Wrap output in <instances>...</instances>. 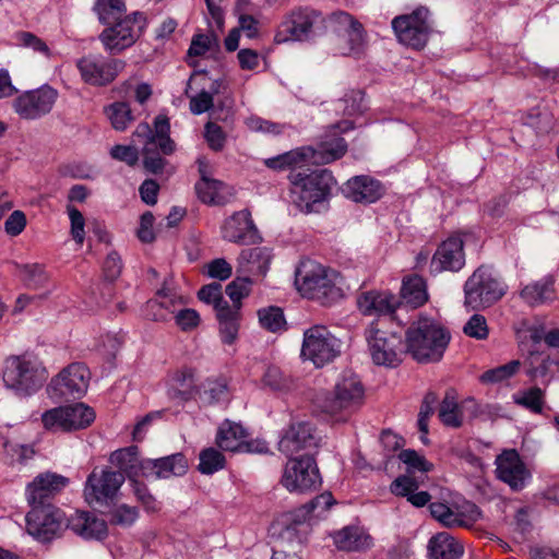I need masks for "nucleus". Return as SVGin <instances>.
I'll return each instance as SVG.
<instances>
[{"label":"nucleus","mask_w":559,"mask_h":559,"mask_svg":"<svg viewBox=\"0 0 559 559\" xmlns=\"http://www.w3.org/2000/svg\"><path fill=\"white\" fill-rule=\"evenodd\" d=\"M399 459L407 466L409 473L421 472L427 473L432 469V464L429 463L423 455L415 450H403L399 454Z\"/></svg>","instance_id":"obj_53"},{"label":"nucleus","mask_w":559,"mask_h":559,"mask_svg":"<svg viewBox=\"0 0 559 559\" xmlns=\"http://www.w3.org/2000/svg\"><path fill=\"white\" fill-rule=\"evenodd\" d=\"M439 418L449 427L457 428L462 425V413L453 392H447L440 405Z\"/></svg>","instance_id":"obj_46"},{"label":"nucleus","mask_w":559,"mask_h":559,"mask_svg":"<svg viewBox=\"0 0 559 559\" xmlns=\"http://www.w3.org/2000/svg\"><path fill=\"white\" fill-rule=\"evenodd\" d=\"M316 151L311 147H300L266 158L264 165L273 170L292 169V173L301 170L309 162H317Z\"/></svg>","instance_id":"obj_34"},{"label":"nucleus","mask_w":559,"mask_h":559,"mask_svg":"<svg viewBox=\"0 0 559 559\" xmlns=\"http://www.w3.org/2000/svg\"><path fill=\"white\" fill-rule=\"evenodd\" d=\"M19 276L25 287L29 289L43 288L46 286L49 280L45 267L38 263L20 265Z\"/></svg>","instance_id":"obj_43"},{"label":"nucleus","mask_w":559,"mask_h":559,"mask_svg":"<svg viewBox=\"0 0 559 559\" xmlns=\"http://www.w3.org/2000/svg\"><path fill=\"white\" fill-rule=\"evenodd\" d=\"M138 515L136 508L121 504L112 512L111 522L114 524L130 526L135 522Z\"/></svg>","instance_id":"obj_64"},{"label":"nucleus","mask_w":559,"mask_h":559,"mask_svg":"<svg viewBox=\"0 0 559 559\" xmlns=\"http://www.w3.org/2000/svg\"><path fill=\"white\" fill-rule=\"evenodd\" d=\"M95 419L93 408L83 404L61 406L45 412L41 416L44 427L48 430H76L90 426Z\"/></svg>","instance_id":"obj_16"},{"label":"nucleus","mask_w":559,"mask_h":559,"mask_svg":"<svg viewBox=\"0 0 559 559\" xmlns=\"http://www.w3.org/2000/svg\"><path fill=\"white\" fill-rule=\"evenodd\" d=\"M198 396L205 404L225 402L228 399L227 384L223 380H207L200 384Z\"/></svg>","instance_id":"obj_45"},{"label":"nucleus","mask_w":559,"mask_h":559,"mask_svg":"<svg viewBox=\"0 0 559 559\" xmlns=\"http://www.w3.org/2000/svg\"><path fill=\"white\" fill-rule=\"evenodd\" d=\"M365 402V388L353 371L342 372L331 392L318 397L321 411L336 421H346Z\"/></svg>","instance_id":"obj_3"},{"label":"nucleus","mask_w":559,"mask_h":559,"mask_svg":"<svg viewBox=\"0 0 559 559\" xmlns=\"http://www.w3.org/2000/svg\"><path fill=\"white\" fill-rule=\"evenodd\" d=\"M170 124L166 116L159 115L154 120L153 141L154 148L169 155L175 151V143L169 138Z\"/></svg>","instance_id":"obj_42"},{"label":"nucleus","mask_w":559,"mask_h":559,"mask_svg":"<svg viewBox=\"0 0 559 559\" xmlns=\"http://www.w3.org/2000/svg\"><path fill=\"white\" fill-rule=\"evenodd\" d=\"M109 25L102 32L99 39L109 53L116 55L131 47L140 38L145 19L141 13L134 12Z\"/></svg>","instance_id":"obj_11"},{"label":"nucleus","mask_w":559,"mask_h":559,"mask_svg":"<svg viewBox=\"0 0 559 559\" xmlns=\"http://www.w3.org/2000/svg\"><path fill=\"white\" fill-rule=\"evenodd\" d=\"M330 15L311 8H299L292 11L281 22L275 33L277 44L302 41L324 35L329 32Z\"/></svg>","instance_id":"obj_6"},{"label":"nucleus","mask_w":559,"mask_h":559,"mask_svg":"<svg viewBox=\"0 0 559 559\" xmlns=\"http://www.w3.org/2000/svg\"><path fill=\"white\" fill-rule=\"evenodd\" d=\"M14 44L17 47L32 49L34 52L50 56V49L47 44L33 33L20 31L13 35Z\"/></svg>","instance_id":"obj_51"},{"label":"nucleus","mask_w":559,"mask_h":559,"mask_svg":"<svg viewBox=\"0 0 559 559\" xmlns=\"http://www.w3.org/2000/svg\"><path fill=\"white\" fill-rule=\"evenodd\" d=\"M190 81L186 88V95L189 97V108L193 115H202L209 111L214 105V96L219 92V82L214 81L210 90L202 88L195 95H189Z\"/></svg>","instance_id":"obj_41"},{"label":"nucleus","mask_w":559,"mask_h":559,"mask_svg":"<svg viewBox=\"0 0 559 559\" xmlns=\"http://www.w3.org/2000/svg\"><path fill=\"white\" fill-rule=\"evenodd\" d=\"M392 28L401 44L421 49L432 32L430 11L424 5L417 7L411 13L394 17Z\"/></svg>","instance_id":"obj_9"},{"label":"nucleus","mask_w":559,"mask_h":559,"mask_svg":"<svg viewBox=\"0 0 559 559\" xmlns=\"http://www.w3.org/2000/svg\"><path fill=\"white\" fill-rule=\"evenodd\" d=\"M337 109H342L345 116L352 117L362 111V93L360 91H352L344 98L337 102Z\"/></svg>","instance_id":"obj_58"},{"label":"nucleus","mask_w":559,"mask_h":559,"mask_svg":"<svg viewBox=\"0 0 559 559\" xmlns=\"http://www.w3.org/2000/svg\"><path fill=\"white\" fill-rule=\"evenodd\" d=\"M221 234L224 240L237 245H254L262 240L248 210L228 216L221 227Z\"/></svg>","instance_id":"obj_21"},{"label":"nucleus","mask_w":559,"mask_h":559,"mask_svg":"<svg viewBox=\"0 0 559 559\" xmlns=\"http://www.w3.org/2000/svg\"><path fill=\"white\" fill-rule=\"evenodd\" d=\"M199 393V379L193 368L182 367L174 373L171 377V384L168 390L170 399L187 402L195 399Z\"/></svg>","instance_id":"obj_32"},{"label":"nucleus","mask_w":559,"mask_h":559,"mask_svg":"<svg viewBox=\"0 0 559 559\" xmlns=\"http://www.w3.org/2000/svg\"><path fill=\"white\" fill-rule=\"evenodd\" d=\"M200 180L195 183V191L200 200L207 204H218L222 202L221 191L224 183L212 177V167L209 160L201 156L197 159Z\"/></svg>","instance_id":"obj_31"},{"label":"nucleus","mask_w":559,"mask_h":559,"mask_svg":"<svg viewBox=\"0 0 559 559\" xmlns=\"http://www.w3.org/2000/svg\"><path fill=\"white\" fill-rule=\"evenodd\" d=\"M329 31L336 35L337 53L349 56L361 51L366 36L364 27L347 12L330 14Z\"/></svg>","instance_id":"obj_13"},{"label":"nucleus","mask_w":559,"mask_h":559,"mask_svg":"<svg viewBox=\"0 0 559 559\" xmlns=\"http://www.w3.org/2000/svg\"><path fill=\"white\" fill-rule=\"evenodd\" d=\"M281 481L292 492L316 488L320 484V475L313 456L292 457L284 468Z\"/></svg>","instance_id":"obj_19"},{"label":"nucleus","mask_w":559,"mask_h":559,"mask_svg":"<svg viewBox=\"0 0 559 559\" xmlns=\"http://www.w3.org/2000/svg\"><path fill=\"white\" fill-rule=\"evenodd\" d=\"M334 503L335 500L332 493L323 492L306 503L300 511L305 513V516L313 512H317L319 516L322 512L328 511Z\"/></svg>","instance_id":"obj_60"},{"label":"nucleus","mask_w":559,"mask_h":559,"mask_svg":"<svg viewBox=\"0 0 559 559\" xmlns=\"http://www.w3.org/2000/svg\"><path fill=\"white\" fill-rule=\"evenodd\" d=\"M247 5H249L248 0H239L236 5V13L238 14L240 29L246 32L249 38H253L258 34V21L246 12Z\"/></svg>","instance_id":"obj_56"},{"label":"nucleus","mask_w":559,"mask_h":559,"mask_svg":"<svg viewBox=\"0 0 559 559\" xmlns=\"http://www.w3.org/2000/svg\"><path fill=\"white\" fill-rule=\"evenodd\" d=\"M514 402L534 413H540L544 404V392L539 388H532L521 394L514 395Z\"/></svg>","instance_id":"obj_54"},{"label":"nucleus","mask_w":559,"mask_h":559,"mask_svg":"<svg viewBox=\"0 0 559 559\" xmlns=\"http://www.w3.org/2000/svg\"><path fill=\"white\" fill-rule=\"evenodd\" d=\"M321 438L312 425L306 421L293 423L282 435L278 450L288 457L300 452L301 456H313L320 445Z\"/></svg>","instance_id":"obj_18"},{"label":"nucleus","mask_w":559,"mask_h":559,"mask_svg":"<svg viewBox=\"0 0 559 559\" xmlns=\"http://www.w3.org/2000/svg\"><path fill=\"white\" fill-rule=\"evenodd\" d=\"M206 273L212 278L225 281L230 277L233 267L225 259H214L207 263Z\"/></svg>","instance_id":"obj_63"},{"label":"nucleus","mask_w":559,"mask_h":559,"mask_svg":"<svg viewBox=\"0 0 559 559\" xmlns=\"http://www.w3.org/2000/svg\"><path fill=\"white\" fill-rule=\"evenodd\" d=\"M174 319L176 321V324L182 330V331H189L194 328H197L200 323V316L199 313L193 309H181V307L178 309L176 314L174 316Z\"/></svg>","instance_id":"obj_61"},{"label":"nucleus","mask_w":559,"mask_h":559,"mask_svg":"<svg viewBox=\"0 0 559 559\" xmlns=\"http://www.w3.org/2000/svg\"><path fill=\"white\" fill-rule=\"evenodd\" d=\"M463 332L476 340H486L489 335V329L486 318L481 314H473L463 328Z\"/></svg>","instance_id":"obj_57"},{"label":"nucleus","mask_w":559,"mask_h":559,"mask_svg":"<svg viewBox=\"0 0 559 559\" xmlns=\"http://www.w3.org/2000/svg\"><path fill=\"white\" fill-rule=\"evenodd\" d=\"M67 477L56 473H43L37 475L26 487V500L31 508L39 506H52L50 499L67 487Z\"/></svg>","instance_id":"obj_22"},{"label":"nucleus","mask_w":559,"mask_h":559,"mask_svg":"<svg viewBox=\"0 0 559 559\" xmlns=\"http://www.w3.org/2000/svg\"><path fill=\"white\" fill-rule=\"evenodd\" d=\"M48 378L40 359L29 353L12 355L4 360L2 381L8 390L19 396L36 393Z\"/></svg>","instance_id":"obj_4"},{"label":"nucleus","mask_w":559,"mask_h":559,"mask_svg":"<svg viewBox=\"0 0 559 559\" xmlns=\"http://www.w3.org/2000/svg\"><path fill=\"white\" fill-rule=\"evenodd\" d=\"M124 475L108 468H94L84 486V498L90 506L108 507L117 498Z\"/></svg>","instance_id":"obj_12"},{"label":"nucleus","mask_w":559,"mask_h":559,"mask_svg":"<svg viewBox=\"0 0 559 559\" xmlns=\"http://www.w3.org/2000/svg\"><path fill=\"white\" fill-rule=\"evenodd\" d=\"M67 211L71 223V236L78 245L82 246L85 239V219L83 214L71 205H68Z\"/></svg>","instance_id":"obj_59"},{"label":"nucleus","mask_w":559,"mask_h":559,"mask_svg":"<svg viewBox=\"0 0 559 559\" xmlns=\"http://www.w3.org/2000/svg\"><path fill=\"white\" fill-rule=\"evenodd\" d=\"M465 264L463 241L460 237H450L436 251L431 269L436 272L459 271Z\"/></svg>","instance_id":"obj_26"},{"label":"nucleus","mask_w":559,"mask_h":559,"mask_svg":"<svg viewBox=\"0 0 559 559\" xmlns=\"http://www.w3.org/2000/svg\"><path fill=\"white\" fill-rule=\"evenodd\" d=\"M431 515L448 527L473 525L479 518L478 507L472 502L451 508L442 502H432L429 506Z\"/></svg>","instance_id":"obj_23"},{"label":"nucleus","mask_w":559,"mask_h":559,"mask_svg":"<svg viewBox=\"0 0 559 559\" xmlns=\"http://www.w3.org/2000/svg\"><path fill=\"white\" fill-rule=\"evenodd\" d=\"M188 469V462L183 454L175 453L160 459H144L142 476L155 478H169L182 476Z\"/></svg>","instance_id":"obj_27"},{"label":"nucleus","mask_w":559,"mask_h":559,"mask_svg":"<svg viewBox=\"0 0 559 559\" xmlns=\"http://www.w3.org/2000/svg\"><path fill=\"white\" fill-rule=\"evenodd\" d=\"M496 465L498 478L513 490L522 489L530 478V473L515 450L503 451L496 459Z\"/></svg>","instance_id":"obj_24"},{"label":"nucleus","mask_w":559,"mask_h":559,"mask_svg":"<svg viewBox=\"0 0 559 559\" xmlns=\"http://www.w3.org/2000/svg\"><path fill=\"white\" fill-rule=\"evenodd\" d=\"M525 304L531 307L548 305L556 299L555 278L546 275L537 281L526 284L520 292Z\"/></svg>","instance_id":"obj_33"},{"label":"nucleus","mask_w":559,"mask_h":559,"mask_svg":"<svg viewBox=\"0 0 559 559\" xmlns=\"http://www.w3.org/2000/svg\"><path fill=\"white\" fill-rule=\"evenodd\" d=\"M85 539H102L107 535V524L96 515L81 511L69 519V527Z\"/></svg>","instance_id":"obj_35"},{"label":"nucleus","mask_w":559,"mask_h":559,"mask_svg":"<svg viewBox=\"0 0 559 559\" xmlns=\"http://www.w3.org/2000/svg\"><path fill=\"white\" fill-rule=\"evenodd\" d=\"M110 463L120 468V473L126 474L130 479L142 476V463L144 459L138 455V447L131 445L117 450L110 454Z\"/></svg>","instance_id":"obj_39"},{"label":"nucleus","mask_w":559,"mask_h":559,"mask_svg":"<svg viewBox=\"0 0 559 559\" xmlns=\"http://www.w3.org/2000/svg\"><path fill=\"white\" fill-rule=\"evenodd\" d=\"M400 305L401 300L386 290L365 292L357 298L358 309L365 316H389L392 314Z\"/></svg>","instance_id":"obj_28"},{"label":"nucleus","mask_w":559,"mask_h":559,"mask_svg":"<svg viewBox=\"0 0 559 559\" xmlns=\"http://www.w3.org/2000/svg\"><path fill=\"white\" fill-rule=\"evenodd\" d=\"M520 368L519 360H512L506 365L499 366L497 368L487 370L480 376V381L483 383H498L504 380L510 379L514 376Z\"/></svg>","instance_id":"obj_52"},{"label":"nucleus","mask_w":559,"mask_h":559,"mask_svg":"<svg viewBox=\"0 0 559 559\" xmlns=\"http://www.w3.org/2000/svg\"><path fill=\"white\" fill-rule=\"evenodd\" d=\"M91 372L81 362H73L62 369L50 382V388L60 397H82L88 388Z\"/></svg>","instance_id":"obj_20"},{"label":"nucleus","mask_w":559,"mask_h":559,"mask_svg":"<svg viewBox=\"0 0 559 559\" xmlns=\"http://www.w3.org/2000/svg\"><path fill=\"white\" fill-rule=\"evenodd\" d=\"M347 151V144L343 138H336L331 142H323L319 147L320 157L316 163L329 164L341 158Z\"/></svg>","instance_id":"obj_50"},{"label":"nucleus","mask_w":559,"mask_h":559,"mask_svg":"<svg viewBox=\"0 0 559 559\" xmlns=\"http://www.w3.org/2000/svg\"><path fill=\"white\" fill-rule=\"evenodd\" d=\"M463 552L462 544L448 533H439L428 543L430 559H460Z\"/></svg>","instance_id":"obj_38"},{"label":"nucleus","mask_w":559,"mask_h":559,"mask_svg":"<svg viewBox=\"0 0 559 559\" xmlns=\"http://www.w3.org/2000/svg\"><path fill=\"white\" fill-rule=\"evenodd\" d=\"M204 136L206 139L209 146L212 150L221 151L224 147L225 133L218 124L214 122H207L205 124Z\"/></svg>","instance_id":"obj_62"},{"label":"nucleus","mask_w":559,"mask_h":559,"mask_svg":"<svg viewBox=\"0 0 559 559\" xmlns=\"http://www.w3.org/2000/svg\"><path fill=\"white\" fill-rule=\"evenodd\" d=\"M273 254L266 247L243 249L237 258L238 272L264 277L270 269Z\"/></svg>","instance_id":"obj_29"},{"label":"nucleus","mask_w":559,"mask_h":559,"mask_svg":"<svg viewBox=\"0 0 559 559\" xmlns=\"http://www.w3.org/2000/svg\"><path fill=\"white\" fill-rule=\"evenodd\" d=\"M343 280L338 272L321 263L304 259L295 271V285L306 298L331 305L343 298Z\"/></svg>","instance_id":"obj_1"},{"label":"nucleus","mask_w":559,"mask_h":559,"mask_svg":"<svg viewBox=\"0 0 559 559\" xmlns=\"http://www.w3.org/2000/svg\"><path fill=\"white\" fill-rule=\"evenodd\" d=\"M335 546L340 550L357 551L369 548L371 537L359 526H346L333 534Z\"/></svg>","instance_id":"obj_37"},{"label":"nucleus","mask_w":559,"mask_h":559,"mask_svg":"<svg viewBox=\"0 0 559 559\" xmlns=\"http://www.w3.org/2000/svg\"><path fill=\"white\" fill-rule=\"evenodd\" d=\"M507 292L501 277L487 265H480L464 284V305L471 310H480L500 300Z\"/></svg>","instance_id":"obj_7"},{"label":"nucleus","mask_w":559,"mask_h":559,"mask_svg":"<svg viewBox=\"0 0 559 559\" xmlns=\"http://www.w3.org/2000/svg\"><path fill=\"white\" fill-rule=\"evenodd\" d=\"M59 93L48 84L38 88L26 91L13 100V109L20 118L25 120H37L48 115L57 99Z\"/></svg>","instance_id":"obj_17"},{"label":"nucleus","mask_w":559,"mask_h":559,"mask_svg":"<svg viewBox=\"0 0 559 559\" xmlns=\"http://www.w3.org/2000/svg\"><path fill=\"white\" fill-rule=\"evenodd\" d=\"M247 430L238 423L224 420L216 433V444L224 451L241 452L246 439Z\"/></svg>","instance_id":"obj_36"},{"label":"nucleus","mask_w":559,"mask_h":559,"mask_svg":"<svg viewBox=\"0 0 559 559\" xmlns=\"http://www.w3.org/2000/svg\"><path fill=\"white\" fill-rule=\"evenodd\" d=\"M341 346V341L325 325L317 324L304 331L300 356L320 368L340 355Z\"/></svg>","instance_id":"obj_8"},{"label":"nucleus","mask_w":559,"mask_h":559,"mask_svg":"<svg viewBox=\"0 0 559 559\" xmlns=\"http://www.w3.org/2000/svg\"><path fill=\"white\" fill-rule=\"evenodd\" d=\"M344 192L355 202L373 203L384 193L381 182L369 176H356L345 183Z\"/></svg>","instance_id":"obj_30"},{"label":"nucleus","mask_w":559,"mask_h":559,"mask_svg":"<svg viewBox=\"0 0 559 559\" xmlns=\"http://www.w3.org/2000/svg\"><path fill=\"white\" fill-rule=\"evenodd\" d=\"M371 358L376 365L395 367L401 362L402 336L397 333H389L371 323L366 330Z\"/></svg>","instance_id":"obj_14"},{"label":"nucleus","mask_w":559,"mask_h":559,"mask_svg":"<svg viewBox=\"0 0 559 559\" xmlns=\"http://www.w3.org/2000/svg\"><path fill=\"white\" fill-rule=\"evenodd\" d=\"M450 338V333L438 321L419 317L406 332V347L419 362L439 361Z\"/></svg>","instance_id":"obj_2"},{"label":"nucleus","mask_w":559,"mask_h":559,"mask_svg":"<svg viewBox=\"0 0 559 559\" xmlns=\"http://www.w3.org/2000/svg\"><path fill=\"white\" fill-rule=\"evenodd\" d=\"M259 322L262 328L273 333L285 330L286 320L283 310L275 306L262 308L258 311Z\"/></svg>","instance_id":"obj_47"},{"label":"nucleus","mask_w":559,"mask_h":559,"mask_svg":"<svg viewBox=\"0 0 559 559\" xmlns=\"http://www.w3.org/2000/svg\"><path fill=\"white\" fill-rule=\"evenodd\" d=\"M401 304L403 302L413 308L423 306L428 299L424 278L414 275L405 280L401 288Z\"/></svg>","instance_id":"obj_40"},{"label":"nucleus","mask_w":559,"mask_h":559,"mask_svg":"<svg viewBox=\"0 0 559 559\" xmlns=\"http://www.w3.org/2000/svg\"><path fill=\"white\" fill-rule=\"evenodd\" d=\"M185 300L175 289L164 286L157 290L155 297L146 304V317L154 321H167L175 316L178 309L183 305Z\"/></svg>","instance_id":"obj_25"},{"label":"nucleus","mask_w":559,"mask_h":559,"mask_svg":"<svg viewBox=\"0 0 559 559\" xmlns=\"http://www.w3.org/2000/svg\"><path fill=\"white\" fill-rule=\"evenodd\" d=\"M251 285L252 281L249 277H237L227 285L226 294L233 304L241 307V300L250 294Z\"/></svg>","instance_id":"obj_55"},{"label":"nucleus","mask_w":559,"mask_h":559,"mask_svg":"<svg viewBox=\"0 0 559 559\" xmlns=\"http://www.w3.org/2000/svg\"><path fill=\"white\" fill-rule=\"evenodd\" d=\"M26 532L39 542L58 538L69 527V518L56 506L33 507L25 516Z\"/></svg>","instance_id":"obj_10"},{"label":"nucleus","mask_w":559,"mask_h":559,"mask_svg":"<svg viewBox=\"0 0 559 559\" xmlns=\"http://www.w3.org/2000/svg\"><path fill=\"white\" fill-rule=\"evenodd\" d=\"M126 62L109 59L102 55H87L76 61V68L84 83L93 86H106L123 71Z\"/></svg>","instance_id":"obj_15"},{"label":"nucleus","mask_w":559,"mask_h":559,"mask_svg":"<svg viewBox=\"0 0 559 559\" xmlns=\"http://www.w3.org/2000/svg\"><path fill=\"white\" fill-rule=\"evenodd\" d=\"M95 9L103 24H111L126 16L123 0H97Z\"/></svg>","instance_id":"obj_44"},{"label":"nucleus","mask_w":559,"mask_h":559,"mask_svg":"<svg viewBox=\"0 0 559 559\" xmlns=\"http://www.w3.org/2000/svg\"><path fill=\"white\" fill-rule=\"evenodd\" d=\"M106 115L114 129L123 131L133 120L129 104L123 102L114 103L106 108Z\"/></svg>","instance_id":"obj_48"},{"label":"nucleus","mask_w":559,"mask_h":559,"mask_svg":"<svg viewBox=\"0 0 559 559\" xmlns=\"http://www.w3.org/2000/svg\"><path fill=\"white\" fill-rule=\"evenodd\" d=\"M225 465L224 455L214 448H209L200 453L199 471L202 474L211 475L222 469Z\"/></svg>","instance_id":"obj_49"},{"label":"nucleus","mask_w":559,"mask_h":559,"mask_svg":"<svg viewBox=\"0 0 559 559\" xmlns=\"http://www.w3.org/2000/svg\"><path fill=\"white\" fill-rule=\"evenodd\" d=\"M289 181L293 202L306 213L320 212L335 185L328 169L290 173Z\"/></svg>","instance_id":"obj_5"}]
</instances>
